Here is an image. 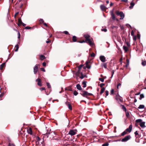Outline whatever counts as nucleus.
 I'll return each instance as SVG.
<instances>
[{"instance_id": "42", "label": "nucleus", "mask_w": 146, "mask_h": 146, "mask_svg": "<svg viewBox=\"0 0 146 146\" xmlns=\"http://www.w3.org/2000/svg\"><path fill=\"white\" fill-rule=\"evenodd\" d=\"M121 86V84L119 83L117 85V89H119V87Z\"/></svg>"}, {"instance_id": "34", "label": "nucleus", "mask_w": 146, "mask_h": 146, "mask_svg": "<svg viewBox=\"0 0 146 146\" xmlns=\"http://www.w3.org/2000/svg\"><path fill=\"white\" fill-rule=\"evenodd\" d=\"M126 115L127 117H129V112L128 111H126Z\"/></svg>"}, {"instance_id": "12", "label": "nucleus", "mask_w": 146, "mask_h": 146, "mask_svg": "<svg viewBox=\"0 0 146 146\" xmlns=\"http://www.w3.org/2000/svg\"><path fill=\"white\" fill-rule=\"evenodd\" d=\"M84 36L86 38V41L90 39V36L88 35H84Z\"/></svg>"}, {"instance_id": "57", "label": "nucleus", "mask_w": 146, "mask_h": 146, "mask_svg": "<svg viewBox=\"0 0 146 146\" xmlns=\"http://www.w3.org/2000/svg\"><path fill=\"white\" fill-rule=\"evenodd\" d=\"M37 141H40V137H37Z\"/></svg>"}, {"instance_id": "53", "label": "nucleus", "mask_w": 146, "mask_h": 146, "mask_svg": "<svg viewBox=\"0 0 146 146\" xmlns=\"http://www.w3.org/2000/svg\"><path fill=\"white\" fill-rule=\"evenodd\" d=\"M45 88H43V87L41 88H40V90L41 91H42V90H45Z\"/></svg>"}, {"instance_id": "10", "label": "nucleus", "mask_w": 146, "mask_h": 146, "mask_svg": "<svg viewBox=\"0 0 146 146\" xmlns=\"http://www.w3.org/2000/svg\"><path fill=\"white\" fill-rule=\"evenodd\" d=\"M38 69V67L37 66V65H35V67H34L33 70H34V72L35 74H36V73Z\"/></svg>"}, {"instance_id": "60", "label": "nucleus", "mask_w": 146, "mask_h": 146, "mask_svg": "<svg viewBox=\"0 0 146 146\" xmlns=\"http://www.w3.org/2000/svg\"><path fill=\"white\" fill-rule=\"evenodd\" d=\"M134 133L135 134V135H137L138 134V133L137 132V131H136L135 133Z\"/></svg>"}, {"instance_id": "9", "label": "nucleus", "mask_w": 146, "mask_h": 146, "mask_svg": "<svg viewBox=\"0 0 146 146\" xmlns=\"http://www.w3.org/2000/svg\"><path fill=\"white\" fill-rule=\"evenodd\" d=\"M36 81L38 82V85L40 86H42V84L41 83V80L39 78H38L36 80Z\"/></svg>"}, {"instance_id": "63", "label": "nucleus", "mask_w": 146, "mask_h": 146, "mask_svg": "<svg viewBox=\"0 0 146 146\" xmlns=\"http://www.w3.org/2000/svg\"><path fill=\"white\" fill-rule=\"evenodd\" d=\"M78 42L81 43H82L85 42V41L84 40H83L82 41H79Z\"/></svg>"}, {"instance_id": "48", "label": "nucleus", "mask_w": 146, "mask_h": 146, "mask_svg": "<svg viewBox=\"0 0 146 146\" xmlns=\"http://www.w3.org/2000/svg\"><path fill=\"white\" fill-rule=\"evenodd\" d=\"M31 28V27L28 26L26 27H25V29H30Z\"/></svg>"}, {"instance_id": "52", "label": "nucleus", "mask_w": 146, "mask_h": 146, "mask_svg": "<svg viewBox=\"0 0 146 146\" xmlns=\"http://www.w3.org/2000/svg\"><path fill=\"white\" fill-rule=\"evenodd\" d=\"M64 32L65 34L67 35L69 34V33L67 31H65Z\"/></svg>"}, {"instance_id": "15", "label": "nucleus", "mask_w": 146, "mask_h": 146, "mask_svg": "<svg viewBox=\"0 0 146 146\" xmlns=\"http://www.w3.org/2000/svg\"><path fill=\"white\" fill-rule=\"evenodd\" d=\"M100 8L102 11H105L106 9V7L104 5H101L100 6Z\"/></svg>"}, {"instance_id": "27", "label": "nucleus", "mask_w": 146, "mask_h": 146, "mask_svg": "<svg viewBox=\"0 0 146 146\" xmlns=\"http://www.w3.org/2000/svg\"><path fill=\"white\" fill-rule=\"evenodd\" d=\"M40 60H42L45 59V57L43 55H40Z\"/></svg>"}, {"instance_id": "8", "label": "nucleus", "mask_w": 146, "mask_h": 146, "mask_svg": "<svg viewBox=\"0 0 146 146\" xmlns=\"http://www.w3.org/2000/svg\"><path fill=\"white\" fill-rule=\"evenodd\" d=\"M116 99L118 102H121L122 101V98L119 96H117Z\"/></svg>"}, {"instance_id": "49", "label": "nucleus", "mask_w": 146, "mask_h": 146, "mask_svg": "<svg viewBox=\"0 0 146 146\" xmlns=\"http://www.w3.org/2000/svg\"><path fill=\"white\" fill-rule=\"evenodd\" d=\"M108 91L107 90L106 91V96H108Z\"/></svg>"}, {"instance_id": "26", "label": "nucleus", "mask_w": 146, "mask_h": 146, "mask_svg": "<svg viewBox=\"0 0 146 146\" xmlns=\"http://www.w3.org/2000/svg\"><path fill=\"white\" fill-rule=\"evenodd\" d=\"M111 15L112 19L113 20H115V17L113 13H111Z\"/></svg>"}, {"instance_id": "29", "label": "nucleus", "mask_w": 146, "mask_h": 146, "mask_svg": "<svg viewBox=\"0 0 146 146\" xmlns=\"http://www.w3.org/2000/svg\"><path fill=\"white\" fill-rule=\"evenodd\" d=\"M5 63H3L0 66V69L2 70L4 66Z\"/></svg>"}, {"instance_id": "1", "label": "nucleus", "mask_w": 146, "mask_h": 146, "mask_svg": "<svg viewBox=\"0 0 146 146\" xmlns=\"http://www.w3.org/2000/svg\"><path fill=\"white\" fill-rule=\"evenodd\" d=\"M82 93H81V95L84 97H87L88 96H91L92 94L91 93H88L86 91H82Z\"/></svg>"}, {"instance_id": "46", "label": "nucleus", "mask_w": 146, "mask_h": 146, "mask_svg": "<svg viewBox=\"0 0 146 146\" xmlns=\"http://www.w3.org/2000/svg\"><path fill=\"white\" fill-rule=\"evenodd\" d=\"M81 74L82 75L80 77V78L82 79L84 78V76L82 75V73H81Z\"/></svg>"}, {"instance_id": "64", "label": "nucleus", "mask_w": 146, "mask_h": 146, "mask_svg": "<svg viewBox=\"0 0 146 146\" xmlns=\"http://www.w3.org/2000/svg\"><path fill=\"white\" fill-rule=\"evenodd\" d=\"M121 1L124 2H127V0H121Z\"/></svg>"}, {"instance_id": "58", "label": "nucleus", "mask_w": 146, "mask_h": 146, "mask_svg": "<svg viewBox=\"0 0 146 146\" xmlns=\"http://www.w3.org/2000/svg\"><path fill=\"white\" fill-rule=\"evenodd\" d=\"M41 70L43 72H45V70L43 68H41Z\"/></svg>"}, {"instance_id": "20", "label": "nucleus", "mask_w": 146, "mask_h": 146, "mask_svg": "<svg viewBox=\"0 0 146 146\" xmlns=\"http://www.w3.org/2000/svg\"><path fill=\"white\" fill-rule=\"evenodd\" d=\"M135 4L133 2H131L130 3V6L129 7L130 9H132L133 6H134Z\"/></svg>"}, {"instance_id": "7", "label": "nucleus", "mask_w": 146, "mask_h": 146, "mask_svg": "<svg viewBox=\"0 0 146 146\" xmlns=\"http://www.w3.org/2000/svg\"><path fill=\"white\" fill-rule=\"evenodd\" d=\"M86 42H88L89 44L91 46H93L94 45L93 41L91 40L90 39H89Z\"/></svg>"}, {"instance_id": "43", "label": "nucleus", "mask_w": 146, "mask_h": 146, "mask_svg": "<svg viewBox=\"0 0 146 146\" xmlns=\"http://www.w3.org/2000/svg\"><path fill=\"white\" fill-rule=\"evenodd\" d=\"M109 144L108 143H105L102 144V146H108Z\"/></svg>"}, {"instance_id": "39", "label": "nucleus", "mask_w": 146, "mask_h": 146, "mask_svg": "<svg viewBox=\"0 0 146 146\" xmlns=\"http://www.w3.org/2000/svg\"><path fill=\"white\" fill-rule=\"evenodd\" d=\"M126 43L128 46L129 47L130 46V43L129 42H126Z\"/></svg>"}, {"instance_id": "54", "label": "nucleus", "mask_w": 146, "mask_h": 146, "mask_svg": "<svg viewBox=\"0 0 146 146\" xmlns=\"http://www.w3.org/2000/svg\"><path fill=\"white\" fill-rule=\"evenodd\" d=\"M104 85V84L103 83H102L100 84V86L101 87H102Z\"/></svg>"}, {"instance_id": "24", "label": "nucleus", "mask_w": 146, "mask_h": 146, "mask_svg": "<svg viewBox=\"0 0 146 146\" xmlns=\"http://www.w3.org/2000/svg\"><path fill=\"white\" fill-rule=\"evenodd\" d=\"M15 52L17 51L19 48V45L18 44L16 45L15 46Z\"/></svg>"}, {"instance_id": "13", "label": "nucleus", "mask_w": 146, "mask_h": 146, "mask_svg": "<svg viewBox=\"0 0 146 146\" xmlns=\"http://www.w3.org/2000/svg\"><path fill=\"white\" fill-rule=\"evenodd\" d=\"M145 122H141L139 124L140 126L142 128L145 127Z\"/></svg>"}, {"instance_id": "28", "label": "nucleus", "mask_w": 146, "mask_h": 146, "mask_svg": "<svg viewBox=\"0 0 146 146\" xmlns=\"http://www.w3.org/2000/svg\"><path fill=\"white\" fill-rule=\"evenodd\" d=\"M144 97V96L143 94H141L140 96V98L139 99L140 100H141Z\"/></svg>"}, {"instance_id": "25", "label": "nucleus", "mask_w": 146, "mask_h": 146, "mask_svg": "<svg viewBox=\"0 0 146 146\" xmlns=\"http://www.w3.org/2000/svg\"><path fill=\"white\" fill-rule=\"evenodd\" d=\"M105 90V88H102L100 92V94H102L104 92Z\"/></svg>"}, {"instance_id": "61", "label": "nucleus", "mask_w": 146, "mask_h": 146, "mask_svg": "<svg viewBox=\"0 0 146 146\" xmlns=\"http://www.w3.org/2000/svg\"><path fill=\"white\" fill-rule=\"evenodd\" d=\"M42 64V65L44 66H46V63L45 62H43Z\"/></svg>"}, {"instance_id": "3", "label": "nucleus", "mask_w": 146, "mask_h": 146, "mask_svg": "<svg viewBox=\"0 0 146 146\" xmlns=\"http://www.w3.org/2000/svg\"><path fill=\"white\" fill-rule=\"evenodd\" d=\"M131 137V136L130 135L126 136L124 138L122 139L121 141L123 142H126L130 139Z\"/></svg>"}, {"instance_id": "22", "label": "nucleus", "mask_w": 146, "mask_h": 146, "mask_svg": "<svg viewBox=\"0 0 146 146\" xmlns=\"http://www.w3.org/2000/svg\"><path fill=\"white\" fill-rule=\"evenodd\" d=\"M72 40H73V41L74 42H76V41L77 39H76V37L75 36H73L72 37Z\"/></svg>"}, {"instance_id": "38", "label": "nucleus", "mask_w": 146, "mask_h": 146, "mask_svg": "<svg viewBox=\"0 0 146 146\" xmlns=\"http://www.w3.org/2000/svg\"><path fill=\"white\" fill-rule=\"evenodd\" d=\"M47 86L48 88H50L51 87L49 83H47Z\"/></svg>"}, {"instance_id": "19", "label": "nucleus", "mask_w": 146, "mask_h": 146, "mask_svg": "<svg viewBox=\"0 0 146 146\" xmlns=\"http://www.w3.org/2000/svg\"><path fill=\"white\" fill-rule=\"evenodd\" d=\"M141 64L143 66L146 65V61L142 60L141 62Z\"/></svg>"}, {"instance_id": "11", "label": "nucleus", "mask_w": 146, "mask_h": 146, "mask_svg": "<svg viewBox=\"0 0 146 146\" xmlns=\"http://www.w3.org/2000/svg\"><path fill=\"white\" fill-rule=\"evenodd\" d=\"M27 132L28 133L30 134V135H31L33 133L31 128H29V129H28L27 130Z\"/></svg>"}, {"instance_id": "30", "label": "nucleus", "mask_w": 146, "mask_h": 146, "mask_svg": "<svg viewBox=\"0 0 146 146\" xmlns=\"http://www.w3.org/2000/svg\"><path fill=\"white\" fill-rule=\"evenodd\" d=\"M142 120L141 119H139L136 120L135 121L137 123H140L142 122Z\"/></svg>"}, {"instance_id": "59", "label": "nucleus", "mask_w": 146, "mask_h": 146, "mask_svg": "<svg viewBox=\"0 0 146 146\" xmlns=\"http://www.w3.org/2000/svg\"><path fill=\"white\" fill-rule=\"evenodd\" d=\"M144 83H145V86H146V79H145ZM144 89H146V87L144 88Z\"/></svg>"}, {"instance_id": "31", "label": "nucleus", "mask_w": 146, "mask_h": 146, "mask_svg": "<svg viewBox=\"0 0 146 146\" xmlns=\"http://www.w3.org/2000/svg\"><path fill=\"white\" fill-rule=\"evenodd\" d=\"M68 108L71 110H72V107L69 103H68Z\"/></svg>"}, {"instance_id": "2", "label": "nucleus", "mask_w": 146, "mask_h": 146, "mask_svg": "<svg viewBox=\"0 0 146 146\" xmlns=\"http://www.w3.org/2000/svg\"><path fill=\"white\" fill-rule=\"evenodd\" d=\"M77 131L76 129L71 130L69 131L68 134L71 135H74L76 133Z\"/></svg>"}, {"instance_id": "14", "label": "nucleus", "mask_w": 146, "mask_h": 146, "mask_svg": "<svg viewBox=\"0 0 146 146\" xmlns=\"http://www.w3.org/2000/svg\"><path fill=\"white\" fill-rule=\"evenodd\" d=\"M123 48L125 52H127L128 50V48L125 45L123 46Z\"/></svg>"}, {"instance_id": "17", "label": "nucleus", "mask_w": 146, "mask_h": 146, "mask_svg": "<svg viewBox=\"0 0 146 146\" xmlns=\"http://www.w3.org/2000/svg\"><path fill=\"white\" fill-rule=\"evenodd\" d=\"M77 88L79 90H82V88L81 86L79 84H77L76 86Z\"/></svg>"}, {"instance_id": "32", "label": "nucleus", "mask_w": 146, "mask_h": 146, "mask_svg": "<svg viewBox=\"0 0 146 146\" xmlns=\"http://www.w3.org/2000/svg\"><path fill=\"white\" fill-rule=\"evenodd\" d=\"M127 133V132L126 131V130H125L121 133V135L122 136H124Z\"/></svg>"}, {"instance_id": "51", "label": "nucleus", "mask_w": 146, "mask_h": 146, "mask_svg": "<svg viewBox=\"0 0 146 146\" xmlns=\"http://www.w3.org/2000/svg\"><path fill=\"white\" fill-rule=\"evenodd\" d=\"M91 56L92 57H94L95 56V54L94 53H93L91 54Z\"/></svg>"}, {"instance_id": "56", "label": "nucleus", "mask_w": 146, "mask_h": 146, "mask_svg": "<svg viewBox=\"0 0 146 146\" xmlns=\"http://www.w3.org/2000/svg\"><path fill=\"white\" fill-rule=\"evenodd\" d=\"M18 38H20V33L19 31L18 32Z\"/></svg>"}, {"instance_id": "33", "label": "nucleus", "mask_w": 146, "mask_h": 146, "mask_svg": "<svg viewBox=\"0 0 146 146\" xmlns=\"http://www.w3.org/2000/svg\"><path fill=\"white\" fill-rule=\"evenodd\" d=\"M88 62L87 61L86 62V67L88 68H90V67L89 65L88 64Z\"/></svg>"}, {"instance_id": "47", "label": "nucleus", "mask_w": 146, "mask_h": 146, "mask_svg": "<svg viewBox=\"0 0 146 146\" xmlns=\"http://www.w3.org/2000/svg\"><path fill=\"white\" fill-rule=\"evenodd\" d=\"M114 92V90L113 89H112L111 90L110 94H113Z\"/></svg>"}, {"instance_id": "50", "label": "nucleus", "mask_w": 146, "mask_h": 146, "mask_svg": "<svg viewBox=\"0 0 146 146\" xmlns=\"http://www.w3.org/2000/svg\"><path fill=\"white\" fill-rule=\"evenodd\" d=\"M40 23H43L44 22V21L42 19H40Z\"/></svg>"}, {"instance_id": "35", "label": "nucleus", "mask_w": 146, "mask_h": 146, "mask_svg": "<svg viewBox=\"0 0 146 146\" xmlns=\"http://www.w3.org/2000/svg\"><path fill=\"white\" fill-rule=\"evenodd\" d=\"M78 93L76 91H74L73 92V94L75 96H76L78 95Z\"/></svg>"}, {"instance_id": "6", "label": "nucleus", "mask_w": 146, "mask_h": 146, "mask_svg": "<svg viewBox=\"0 0 146 146\" xmlns=\"http://www.w3.org/2000/svg\"><path fill=\"white\" fill-rule=\"evenodd\" d=\"M132 125H129V127L128 128H127L126 130V131L127 132H130L132 130Z\"/></svg>"}, {"instance_id": "55", "label": "nucleus", "mask_w": 146, "mask_h": 146, "mask_svg": "<svg viewBox=\"0 0 146 146\" xmlns=\"http://www.w3.org/2000/svg\"><path fill=\"white\" fill-rule=\"evenodd\" d=\"M8 146H15L13 144L9 143Z\"/></svg>"}, {"instance_id": "23", "label": "nucleus", "mask_w": 146, "mask_h": 146, "mask_svg": "<svg viewBox=\"0 0 146 146\" xmlns=\"http://www.w3.org/2000/svg\"><path fill=\"white\" fill-rule=\"evenodd\" d=\"M86 81H84L83 82H82V84L83 85V88H85L86 87Z\"/></svg>"}, {"instance_id": "21", "label": "nucleus", "mask_w": 146, "mask_h": 146, "mask_svg": "<svg viewBox=\"0 0 146 146\" xmlns=\"http://www.w3.org/2000/svg\"><path fill=\"white\" fill-rule=\"evenodd\" d=\"M145 108L144 105H140L139 106V107H138V109H143Z\"/></svg>"}, {"instance_id": "62", "label": "nucleus", "mask_w": 146, "mask_h": 146, "mask_svg": "<svg viewBox=\"0 0 146 146\" xmlns=\"http://www.w3.org/2000/svg\"><path fill=\"white\" fill-rule=\"evenodd\" d=\"M131 35L133 36L134 35V32L133 31H132L131 32Z\"/></svg>"}, {"instance_id": "41", "label": "nucleus", "mask_w": 146, "mask_h": 146, "mask_svg": "<svg viewBox=\"0 0 146 146\" xmlns=\"http://www.w3.org/2000/svg\"><path fill=\"white\" fill-rule=\"evenodd\" d=\"M122 108L123 110L125 112L127 111V110L125 107L124 106H123Z\"/></svg>"}, {"instance_id": "18", "label": "nucleus", "mask_w": 146, "mask_h": 146, "mask_svg": "<svg viewBox=\"0 0 146 146\" xmlns=\"http://www.w3.org/2000/svg\"><path fill=\"white\" fill-rule=\"evenodd\" d=\"M102 67H104L105 68L107 69V63H104L102 64Z\"/></svg>"}, {"instance_id": "44", "label": "nucleus", "mask_w": 146, "mask_h": 146, "mask_svg": "<svg viewBox=\"0 0 146 146\" xmlns=\"http://www.w3.org/2000/svg\"><path fill=\"white\" fill-rule=\"evenodd\" d=\"M102 31H104L105 32H106L107 31V29H101Z\"/></svg>"}, {"instance_id": "37", "label": "nucleus", "mask_w": 146, "mask_h": 146, "mask_svg": "<svg viewBox=\"0 0 146 146\" xmlns=\"http://www.w3.org/2000/svg\"><path fill=\"white\" fill-rule=\"evenodd\" d=\"M114 72V70H112L111 71V76L110 78H112Z\"/></svg>"}, {"instance_id": "4", "label": "nucleus", "mask_w": 146, "mask_h": 146, "mask_svg": "<svg viewBox=\"0 0 146 146\" xmlns=\"http://www.w3.org/2000/svg\"><path fill=\"white\" fill-rule=\"evenodd\" d=\"M116 14L117 15H120L121 16V18H120V19H122L124 18V15L122 12H119V11H117L116 12Z\"/></svg>"}, {"instance_id": "40", "label": "nucleus", "mask_w": 146, "mask_h": 146, "mask_svg": "<svg viewBox=\"0 0 146 146\" xmlns=\"http://www.w3.org/2000/svg\"><path fill=\"white\" fill-rule=\"evenodd\" d=\"M99 80L102 82H103L104 81V78H99Z\"/></svg>"}, {"instance_id": "36", "label": "nucleus", "mask_w": 146, "mask_h": 146, "mask_svg": "<svg viewBox=\"0 0 146 146\" xmlns=\"http://www.w3.org/2000/svg\"><path fill=\"white\" fill-rule=\"evenodd\" d=\"M52 135L53 136V138H54L56 136V135H58L56 134V133H55V132H54L53 133H52Z\"/></svg>"}, {"instance_id": "45", "label": "nucleus", "mask_w": 146, "mask_h": 146, "mask_svg": "<svg viewBox=\"0 0 146 146\" xmlns=\"http://www.w3.org/2000/svg\"><path fill=\"white\" fill-rule=\"evenodd\" d=\"M18 21H19V23L20 24H21L22 23H23L22 22V21L20 19H19Z\"/></svg>"}, {"instance_id": "16", "label": "nucleus", "mask_w": 146, "mask_h": 146, "mask_svg": "<svg viewBox=\"0 0 146 146\" xmlns=\"http://www.w3.org/2000/svg\"><path fill=\"white\" fill-rule=\"evenodd\" d=\"M83 66V65L82 64H81L78 66V70L77 73V74H78L80 73V69Z\"/></svg>"}, {"instance_id": "5", "label": "nucleus", "mask_w": 146, "mask_h": 146, "mask_svg": "<svg viewBox=\"0 0 146 146\" xmlns=\"http://www.w3.org/2000/svg\"><path fill=\"white\" fill-rule=\"evenodd\" d=\"M100 59L101 61L102 62H105L106 60V57L102 55L100 56Z\"/></svg>"}]
</instances>
